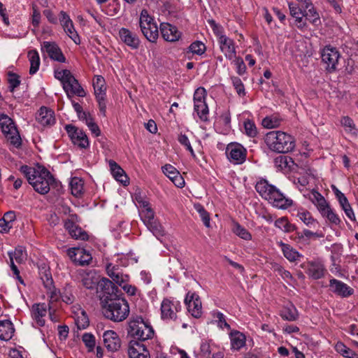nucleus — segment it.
<instances>
[{"instance_id": "nucleus-31", "label": "nucleus", "mask_w": 358, "mask_h": 358, "mask_svg": "<svg viewBox=\"0 0 358 358\" xmlns=\"http://www.w3.org/2000/svg\"><path fill=\"white\" fill-rule=\"evenodd\" d=\"M28 57L30 62L29 73L35 74L40 66V57L38 52L36 50H31L28 52Z\"/></svg>"}, {"instance_id": "nucleus-45", "label": "nucleus", "mask_w": 358, "mask_h": 358, "mask_svg": "<svg viewBox=\"0 0 358 358\" xmlns=\"http://www.w3.org/2000/svg\"><path fill=\"white\" fill-rule=\"evenodd\" d=\"M188 52H192L193 54L201 55L205 52L206 48L204 43H203L201 41H196L193 42L188 47Z\"/></svg>"}, {"instance_id": "nucleus-32", "label": "nucleus", "mask_w": 358, "mask_h": 358, "mask_svg": "<svg viewBox=\"0 0 358 358\" xmlns=\"http://www.w3.org/2000/svg\"><path fill=\"white\" fill-rule=\"evenodd\" d=\"M194 109L201 121H208L209 110L206 101L194 103Z\"/></svg>"}, {"instance_id": "nucleus-50", "label": "nucleus", "mask_w": 358, "mask_h": 358, "mask_svg": "<svg viewBox=\"0 0 358 358\" xmlns=\"http://www.w3.org/2000/svg\"><path fill=\"white\" fill-rule=\"evenodd\" d=\"M55 76L57 79L59 80L62 85L66 84L69 80L70 78L72 76V73L69 70L64 69L61 71H55Z\"/></svg>"}, {"instance_id": "nucleus-12", "label": "nucleus", "mask_w": 358, "mask_h": 358, "mask_svg": "<svg viewBox=\"0 0 358 358\" xmlns=\"http://www.w3.org/2000/svg\"><path fill=\"white\" fill-rule=\"evenodd\" d=\"M226 153L229 159L234 164H242L245 160L246 150L241 144L228 145Z\"/></svg>"}, {"instance_id": "nucleus-43", "label": "nucleus", "mask_w": 358, "mask_h": 358, "mask_svg": "<svg viewBox=\"0 0 358 358\" xmlns=\"http://www.w3.org/2000/svg\"><path fill=\"white\" fill-rule=\"evenodd\" d=\"M341 123V125L345 127V129L347 132H349L354 136L357 135L355 129V124L354 123V121L350 117H349L348 116L342 117Z\"/></svg>"}, {"instance_id": "nucleus-19", "label": "nucleus", "mask_w": 358, "mask_h": 358, "mask_svg": "<svg viewBox=\"0 0 358 358\" xmlns=\"http://www.w3.org/2000/svg\"><path fill=\"white\" fill-rule=\"evenodd\" d=\"M104 346L108 351L116 352L121 347V341L117 334L113 330L106 331L103 334Z\"/></svg>"}, {"instance_id": "nucleus-59", "label": "nucleus", "mask_w": 358, "mask_h": 358, "mask_svg": "<svg viewBox=\"0 0 358 358\" xmlns=\"http://www.w3.org/2000/svg\"><path fill=\"white\" fill-rule=\"evenodd\" d=\"M206 91L203 87L197 88L194 94V103L206 101Z\"/></svg>"}, {"instance_id": "nucleus-37", "label": "nucleus", "mask_w": 358, "mask_h": 358, "mask_svg": "<svg viewBox=\"0 0 358 358\" xmlns=\"http://www.w3.org/2000/svg\"><path fill=\"white\" fill-rule=\"evenodd\" d=\"M322 217H326L328 221L336 226H339L341 220L338 215L331 208L330 206L321 213Z\"/></svg>"}, {"instance_id": "nucleus-20", "label": "nucleus", "mask_w": 358, "mask_h": 358, "mask_svg": "<svg viewBox=\"0 0 358 358\" xmlns=\"http://www.w3.org/2000/svg\"><path fill=\"white\" fill-rule=\"evenodd\" d=\"M329 287L332 292L341 297H348L354 294V289L343 282L335 278L329 281Z\"/></svg>"}, {"instance_id": "nucleus-14", "label": "nucleus", "mask_w": 358, "mask_h": 358, "mask_svg": "<svg viewBox=\"0 0 358 358\" xmlns=\"http://www.w3.org/2000/svg\"><path fill=\"white\" fill-rule=\"evenodd\" d=\"M64 90L66 93L67 97L71 100L73 95L80 97L86 96V92L79 83L78 80L72 75L68 83L64 84Z\"/></svg>"}, {"instance_id": "nucleus-1", "label": "nucleus", "mask_w": 358, "mask_h": 358, "mask_svg": "<svg viewBox=\"0 0 358 358\" xmlns=\"http://www.w3.org/2000/svg\"><path fill=\"white\" fill-rule=\"evenodd\" d=\"M20 171L27 178L34 189L41 194H48L50 187L58 188L61 185L60 182L43 166L38 164L36 169L23 165L20 166Z\"/></svg>"}, {"instance_id": "nucleus-47", "label": "nucleus", "mask_w": 358, "mask_h": 358, "mask_svg": "<svg viewBox=\"0 0 358 358\" xmlns=\"http://www.w3.org/2000/svg\"><path fill=\"white\" fill-rule=\"evenodd\" d=\"M297 216L307 226L310 227L317 223V221L312 217L310 212L307 210L299 212Z\"/></svg>"}, {"instance_id": "nucleus-44", "label": "nucleus", "mask_w": 358, "mask_h": 358, "mask_svg": "<svg viewBox=\"0 0 358 358\" xmlns=\"http://www.w3.org/2000/svg\"><path fill=\"white\" fill-rule=\"evenodd\" d=\"M233 231L234 234L244 240L248 241L252 238L250 233L245 227H242L237 222L234 224Z\"/></svg>"}, {"instance_id": "nucleus-13", "label": "nucleus", "mask_w": 358, "mask_h": 358, "mask_svg": "<svg viewBox=\"0 0 358 358\" xmlns=\"http://www.w3.org/2000/svg\"><path fill=\"white\" fill-rule=\"evenodd\" d=\"M180 308V302H173L168 299H164L161 304V315L163 320H176V313Z\"/></svg>"}, {"instance_id": "nucleus-38", "label": "nucleus", "mask_w": 358, "mask_h": 358, "mask_svg": "<svg viewBox=\"0 0 358 358\" xmlns=\"http://www.w3.org/2000/svg\"><path fill=\"white\" fill-rule=\"evenodd\" d=\"M304 16L308 20L313 24L318 26L321 24V20L319 14L317 13L314 6H311L308 10H303Z\"/></svg>"}, {"instance_id": "nucleus-62", "label": "nucleus", "mask_w": 358, "mask_h": 358, "mask_svg": "<svg viewBox=\"0 0 358 358\" xmlns=\"http://www.w3.org/2000/svg\"><path fill=\"white\" fill-rule=\"evenodd\" d=\"M244 128L247 135L250 137H255L257 134L255 124L250 120L245 122Z\"/></svg>"}, {"instance_id": "nucleus-26", "label": "nucleus", "mask_w": 358, "mask_h": 358, "mask_svg": "<svg viewBox=\"0 0 358 358\" xmlns=\"http://www.w3.org/2000/svg\"><path fill=\"white\" fill-rule=\"evenodd\" d=\"M47 313L46 306L45 303H36L32 306V318L36 321L39 327L45 325V320L43 317L45 316Z\"/></svg>"}, {"instance_id": "nucleus-55", "label": "nucleus", "mask_w": 358, "mask_h": 358, "mask_svg": "<svg viewBox=\"0 0 358 358\" xmlns=\"http://www.w3.org/2000/svg\"><path fill=\"white\" fill-rule=\"evenodd\" d=\"M162 171L170 180L174 179L179 175V171L172 165L166 164L162 166Z\"/></svg>"}, {"instance_id": "nucleus-3", "label": "nucleus", "mask_w": 358, "mask_h": 358, "mask_svg": "<svg viewBox=\"0 0 358 358\" xmlns=\"http://www.w3.org/2000/svg\"><path fill=\"white\" fill-rule=\"evenodd\" d=\"M101 306L105 317L115 322L124 320L129 313V303L122 296Z\"/></svg>"}, {"instance_id": "nucleus-8", "label": "nucleus", "mask_w": 358, "mask_h": 358, "mask_svg": "<svg viewBox=\"0 0 358 358\" xmlns=\"http://www.w3.org/2000/svg\"><path fill=\"white\" fill-rule=\"evenodd\" d=\"M140 215L141 220L148 229L158 239L165 235L164 227L157 219L155 218L153 210L147 209L146 210H141Z\"/></svg>"}, {"instance_id": "nucleus-18", "label": "nucleus", "mask_w": 358, "mask_h": 358, "mask_svg": "<svg viewBox=\"0 0 358 358\" xmlns=\"http://www.w3.org/2000/svg\"><path fill=\"white\" fill-rule=\"evenodd\" d=\"M274 164L276 168L284 173L296 172L298 165L293 159L287 155H280L274 159Z\"/></svg>"}, {"instance_id": "nucleus-63", "label": "nucleus", "mask_w": 358, "mask_h": 358, "mask_svg": "<svg viewBox=\"0 0 358 358\" xmlns=\"http://www.w3.org/2000/svg\"><path fill=\"white\" fill-rule=\"evenodd\" d=\"M41 278L45 287L50 288L52 287L53 280L49 271L45 270V271L41 274Z\"/></svg>"}, {"instance_id": "nucleus-46", "label": "nucleus", "mask_w": 358, "mask_h": 358, "mask_svg": "<svg viewBox=\"0 0 358 358\" xmlns=\"http://www.w3.org/2000/svg\"><path fill=\"white\" fill-rule=\"evenodd\" d=\"M75 322L79 329H84L89 326V318L85 310L80 312V315L77 316Z\"/></svg>"}, {"instance_id": "nucleus-5", "label": "nucleus", "mask_w": 358, "mask_h": 358, "mask_svg": "<svg viewBox=\"0 0 358 358\" xmlns=\"http://www.w3.org/2000/svg\"><path fill=\"white\" fill-rule=\"evenodd\" d=\"M127 330L129 335L141 341L152 338L155 333L152 326L141 316L130 320Z\"/></svg>"}, {"instance_id": "nucleus-29", "label": "nucleus", "mask_w": 358, "mask_h": 358, "mask_svg": "<svg viewBox=\"0 0 358 358\" xmlns=\"http://www.w3.org/2000/svg\"><path fill=\"white\" fill-rule=\"evenodd\" d=\"M310 199L320 213L329 206L324 197L317 191L313 190Z\"/></svg>"}, {"instance_id": "nucleus-64", "label": "nucleus", "mask_w": 358, "mask_h": 358, "mask_svg": "<svg viewBox=\"0 0 358 358\" xmlns=\"http://www.w3.org/2000/svg\"><path fill=\"white\" fill-rule=\"evenodd\" d=\"M214 316L217 318V320H218V326L220 327V328H223V327H225L227 328V329H231V327L230 325L227 322L226 320H225V317H224V315H223V313H220V312H217L214 314Z\"/></svg>"}, {"instance_id": "nucleus-28", "label": "nucleus", "mask_w": 358, "mask_h": 358, "mask_svg": "<svg viewBox=\"0 0 358 358\" xmlns=\"http://www.w3.org/2000/svg\"><path fill=\"white\" fill-rule=\"evenodd\" d=\"M15 332V328L10 320L0 321V339L9 341L12 338Z\"/></svg>"}, {"instance_id": "nucleus-36", "label": "nucleus", "mask_w": 358, "mask_h": 358, "mask_svg": "<svg viewBox=\"0 0 358 358\" xmlns=\"http://www.w3.org/2000/svg\"><path fill=\"white\" fill-rule=\"evenodd\" d=\"M71 193L76 197L80 196L83 193V182L78 178H73L70 182Z\"/></svg>"}, {"instance_id": "nucleus-57", "label": "nucleus", "mask_w": 358, "mask_h": 358, "mask_svg": "<svg viewBox=\"0 0 358 358\" xmlns=\"http://www.w3.org/2000/svg\"><path fill=\"white\" fill-rule=\"evenodd\" d=\"M75 141L72 142L74 144H77L81 148H86L89 146V141L87 135L83 131V135H78L76 136Z\"/></svg>"}, {"instance_id": "nucleus-10", "label": "nucleus", "mask_w": 358, "mask_h": 358, "mask_svg": "<svg viewBox=\"0 0 358 358\" xmlns=\"http://www.w3.org/2000/svg\"><path fill=\"white\" fill-rule=\"evenodd\" d=\"M340 58V53L336 48L330 45L326 46L322 52V59L327 66L329 72L334 71Z\"/></svg>"}, {"instance_id": "nucleus-41", "label": "nucleus", "mask_w": 358, "mask_h": 358, "mask_svg": "<svg viewBox=\"0 0 358 358\" xmlns=\"http://www.w3.org/2000/svg\"><path fill=\"white\" fill-rule=\"evenodd\" d=\"M81 282L83 286L88 289H97L98 287L99 281H97V278L90 273L85 274L82 278Z\"/></svg>"}, {"instance_id": "nucleus-7", "label": "nucleus", "mask_w": 358, "mask_h": 358, "mask_svg": "<svg viewBox=\"0 0 358 358\" xmlns=\"http://www.w3.org/2000/svg\"><path fill=\"white\" fill-rule=\"evenodd\" d=\"M139 26L142 34L148 41L155 43L159 36V31L154 18L151 17L147 10L143 9L141 13Z\"/></svg>"}, {"instance_id": "nucleus-22", "label": "nucleus", "mask_w": 358, "mask_h": 358, "mask_svg": "<svg viewBox=\"0 0 358 358\" xmlns=\"http://www.w3.org/2000/svg\"><path fill=\"white\" fill-rule=\"evenodd\" d=\"M289 9L290 15L294 18V24L297 27L298 29L303 31L304 29L307 27V24L303 19L304 17V13L302 8L296 3H289Z\"/></svg>"}, {"instance_id": "nucleus-58", "label": "nucleus", "mask_w": 358, "mask_h": 358, "mask_svg": "<svg viewBox=\"0 0 358 358\" xmlns=\"http://www.w3.org/2000/svg\"><path fill=\"white\" fill-rule=\"evenodd\" d=\"M178 141L181 145H184L188 151H189L192 156L195 157L194 150L191 145L188 137L185 134H180L178 136Z\"/></svg>"}, {"instance_id": "nucleus-25", "label": "nucleus", "mask_w": 358, "mask_h": 358, "mask_svg": "<svg viewBox=\"0 0 358 358\" xmlns=\"http://www.w3.org/2000/svg\"><path fill=\"white\" fill-rule=\"evenodd\" d=\"M231 347L233 350H239L245 345L246 337L244 334L234 330L229 334Z\"/></svg>"}, {"instance_id": "nucleus-24", "label": "nucleus", "mask_w": 358, "mask_h": 358, "mask_svg": "<svg viewBox=\"0 0 358 358\" xmlns=\"http://www.w3.org/2000/svg\"><path fill=\"white\" fill-rule=\"evenodd\" d=\"M36 120L42 126H52L55 123V113L53 110L43 106L37 114Z\"/></svg>"}, {"instance_id": "nucleus-51", "label": "nucleus", "mask_w": 358, "mask_h": 358, "mask_svg": "<svg viewBox=\"0 0 358 358\" xmlns=\"http://www.w3.org/2000/svg\"><path fill=\"white\" fill-rule=\"evenodd\" d=\"M82 340L89 351H92L95 347V337L93 334L85 333L83 335Z\"/></svg>"}, {"instance_id": "nucleus-56", "label": "nucleus", "mask_w": 358, "mask_h": 358, "mask_svg": "<svg viewBox=\"0 0 358 358\" xmlns=\"http://www.w3.org/2000/svg\"><path fill=\"white\" fill-rule=\"evenodd\" d=\"M78 215L76 214L70 215V218L67 219L64 222V228L69 231V234L73 233V229L76 227L75 221H77Z\"/></svg>"}, {"instance_id": "nucleus-17", "label": "nucleus", "mask_w": 358, "mask_h": 358, "mask_svg": "<svg viewBox=\"0 0 358 358\" xmlns=\"http://www.w3.org/2000/svg\"><path fill=\"white\" fill-rule=\"evenodd\" d=\"M59 21L63 27L64 31L68 36L76 43L79 44L80 42V37L77 32L75 31L73 22L69 16L64 11H61L59 13Z\"/></svg>"}, {"instance_id": "nucleus-48", "label": "nucleus", "mask_w": 358, "mask_h": 358, "mask_svg": "<svg viewBox=\"0 0 358 358\" xmlns=\"http://www.w3.org/2000/svg\"><path fill=\"white\" fill-rule=\"evenodd\" d=\"M280 123V120L275 116L266 117L262 120V125L268 129L278 127Z\"/></svg>"}, {"instance_id": "nucleus-33", "label": "nucleus", "mask_w": 358, "mask_h": 358, "mask_svg": "<svg viewBox=\"0 0 358 358\" xmlns=\"http://www.w3.org/2000/svg\"><path fill=\"white\" fill-rule=\"evenodd\" d=\"M187 306L188 311L194 317L199 318L201 317L202 314V306L199 296H197L194 301L190 302Z\"/></svg>"}, {"instance_id": "nucleus-52", "label": "nucleus", "mask_w": 358, "mask_h": 358, "mask_svg": "<svg viewBox=\"0 0 358 358\" xmlns=\"http://www.w3.org/2000/svg\"><path fill=\"white\" fill-rule=\"evenodd\" d=\"M134 348L139 354H142L143 352H149L146 346L141 343V341H131L129 343L128 354L130 355V352L131 348Z\"/></svg>"}, {"instance_id": "nucleus-42", "label": "nucleus", "mask_w": 358, "mask_h": 358, "mask_svg": "<svg viewBox=\"0 0 358 358\" xmlns=\"http://www.w3.org/2000/svg\"><path fill=\"white\" fill-rule=\"evenodd\" d=\"M78 253L80 254L77 265L82 266L89 265L92 259L91 254L83 248L78 249Z\"/></svg>"}, {"instance_id": "nucleus-49", "label": "nucleus", "mask_w": 358, "mask_h": 358, "mask_svg": "<svg viewBox=\"0 0 358 358\" xmlns=\"http://www.w3.org/2000/svg\"><path fill=\"white\" fill-rule=\"evenodd\" d=\"M233 86L234 87L237 94L240 96H244L245 95V87L241 81V80L238 77L232 76L231 78Z\"/></svg>"}, {"instance_id": "nucleus-6", "label": "nucleus", "mask_w": 358, "mask_h": 358, "mask_svg": "<svg viewBox=\"0 0 358 358\" xmlns=\"http://www.w3.org/2000/svg\"><path fill=\"white\" fill-rule=\"evenodd\" d=\"M97 294L101 305L123 295L122 291L111 280L106 278L99 281Z\"/></svg>"}, {"instance_id": "nucleus-60", "label": "nucleus", "mask_w": 358, "mask_h": 358, "mask_svg": "<svg viewBox=\"0 0 358 358\" xmlns=\"http://www.w3.org/2000/svg\"><path fill=\"white\" fill-rule=\"evenodd\" d=\"M65 129L72 141H75L74 139L76 136H78V134L83 135V130L79 129L78 127L72 124L66 125Z\"/></svg>"}, {"instance_id": "nucleus-23", "label": "nucleus", "mask_w": 358, "mask_h": 358, "mask_svg": "<svg viewBox=\"0 0 358 358\" xmlns=\"http://www.w3.org/2000/svg\"><path fill=\"white\" fill-rule=\"evenodd\" d=\"M218 42L221 51L224 54L227 58L231 60L236 57V50L232 39L227 36H220Z\"/></svg>"}, {"instance_id": "nucleus-27", "label": "nucleus", "mask_w": 358, "mask_h": 358, "mask_svg": "<svg viewBox=\"0 0 358 358\" xmlns=\"http://www.w3.org/2000/svg\"><path fill=\"white\" fill-rule=\"evenodd\" d=\"M109 166L111 173L117 181L127 185L128 183V177L124 171L113 160L109 161Z\"/></svg>"}, {"instance_id": "nucleus-15", "label": "nucleus", "mask_w": 358, "mask_h": 358, "mask_svg": "<svg viewBox=\"0 0 358 358\" xmlns=\"http://www.w3.org/2000/svg\"><path fill=\"white\" fill-rule=\"evenodd\" d=\"M159 29L162 38L169 42H176L178 41L182 35V33L178 31L176 26L168 22H162L159 26Z\"/></svg>"}, {"instance_id": "nucleus-61", "label": "nucleus", "mask_w": 358, "mask_h": 358, "mask_svg": "<svg viewBox=\"0 0 358 358\" xmlns=\"http://www.w3.org/2000/svg\"><path fill=\"white\" fill-rule=\"evenodd\" d=\"M20 80L19 76L14 73H9L8 83L10 84L9 88L10 92H13L16 87L20 85Z\"/></svg>"}, {"instance_id": "nucleus-16", "label": "nucleus", "mask_w": 358, "mask_h": 358, "mask_svg": "<svg viewBox=\"0 0 358 358\" xmlns=\"http://www.w3.org/2000/svg\"><path fill=\"white\" fill-rule=\"evenodd\" d=\"M41 50L46 52L50 58L55 61L62 63H64L66 62V58L60 48L55 42H43Z\"/></svg>"}, {"instance_id": "nucleus-11", "label": "nucleus", "mask_w": 358, "mask_h": 358, "mask_svg": "<svg viewBox=\"0 0 358 358\" xmlns=\"http://www.w3.org/2000/svg\"><path fill=\"white\" fill-rule=\"evenodd\" d=\"M301 267L306 270L307 275L314 280L323 278L326 272L324 265L319 260L308 262L303 264Z\"/></svg>"}, {"instance_id": "nucleus-53", "label": "nucleus", "mask_w": 358, "mask_h": 358, "mask_svg": "<svg viewBox=\"0 0 358 358\" xmlns=\"http://www.w3.org/2000/svg\"><path fill=\"white\" fill-rule=\"evenodd\" d=\"M195 208L206 227H210V215L209 213L205 210V208L200 204L195 206Z\"/></svg>"}, {"instance_id": "nucleus-54", "label": "nucleus", "mask_w": 358, "mask_h": 358, "mask_svg": "<svg viewBox=\"0 0 358 358\" xmlns=\"http://www.w3.org/2000/svg\"><path fill=\"white\" fill-rule=\"evenodd\" d=\"M69 234L72 238L76 240L87 241L89 238L87 232L83 230L79 226H76L73 229V233Z\"/></svg>"}, {"instance_id": "nucleus-40", "label": "nucleus", "mask_w": 358, "mask_h": 358, "mask_svg": "<svg viewBox=\"0 0 358 358\" xmlns=\"http://www.w3.org/2000/svg\"><path fill=\"white\" fill-rule=\"evenodd\" d=\"M282 250L284 256L290 262H294L300 256L299 252L288 244H282Z\"/></svg>"}, {"instance_id": "nucleus-9", "label": "nucleus", "mask_w": 358, "mask_h": 358, "mask_svg": "<svg viewBox=\"0 0 358 358\" xmlns=\"http://www.w3.org/2000/svg\"><path fill=\"white\" fill-rule=\"evenodd\" d=\"M0 127L4 134L10 135V143L19 148L21 145V138L13 120L7 115H0Z\"/></svg>"}, {"instance_id": "nucleus-30", "label": "nucleus", "mask_w": 358, "mask_h": 358, "mask_svg": "<svg viewBox=\"0 0 358 358\" xmlns=\"http://www.w3.org/2000/svg\"><path fill=\"white\" fill-rule=\"evenodd\" d=\"M280 316L284 320L296 321L299 318V313L296 307L290 303L281 310Z\"/></svg>"}, {"instance_id": "nucleus-21", "label": "nucleus", "mask_w": 358, "mask_h": 358, "mask_svg": "<svg viewBox=\"0 0 358 358\" xmlns=\"http://www.w3.org/2000/svg\"><path fill=\"white\" fill-rule=\"evenodd\" d=\"M119 36L121 41L132 50L139 48L140 40L136 34L126 28H121L119 31Z\"/></svg>"}, {"instance_id": "nucleus-35", "label": "nucleus", "mask_w": 358, "mask_h": 358, "mask_svg": "<svg viewBox=\"0 0 358 358\" xmlns=\"http://www.w3.org/2000/svg\"><path fill=\"white\" fill-rule=\"evenodd\" d=\"M94 94L106 96L105 80L101 76H96L93 80Z\"/></svg>"}, {"instance_id": "nucleus-2", "label": "nucleus", "mask_w": 358, "mask_h": 358, "mask_svg": "<svg viewBox=\"0 0 358 358\" xmlns=\"http://www.w3.org/2000/svg\"><path fill=\"white\" fill-rule=\"evenodd\" d=\"M255 189L262 198L278 208L287 209L293 204L292 199L286 198L276 187L268 184L265 179H262L257 182Z\"/></svg>"}, {"instance_id": "nucleus-34", "label": "nucleus", "mask_w": 358, "mask_h": 358, "mask_svg": "<svg viewBox=\"0 0 358 358\" xmlns=\"http://www.w3.org/2000/svg\"><path fill=\"white\" fill-rule=\"evenodd\" d=\"M110 264L107 266V273L108 275L113 279V280L120 286L127 280L125 278H127L128 276H123L122 273L118 272V268H115L114 266L112 268H110Z\"/></svg>"}, {"instance_id": "nucleus-39", "label": "nucleus", "mask_w": 358, "mask_h": 358, "mask_svg": "<svg viewBox=\"0 0 358 358\" xmlns=\"http://www.w3.org/2000/svg\"><path fill=\"white\" fill-rule=\"evenodd\" d=\"M336 351L347 358H358V355L355 353L352 350L348 348L343 343H338L336 345Z\"/></svg>"}, {"instance_id": "nucleus-4", "label": "nucleus", "mask_w": 358, "mask_h": 358, "mask_svg": "<svg viewBox=\"0 0 358 358\" xmlns=\"http://www.w3.org/2000/svg\"><path fill=\"white\" fill-rule=\"evenodd\" d=\"M265 143L268 148L279 153H287L294 150V138L281 131H273L266 135Z\"/></svg>"}]
</instances>
